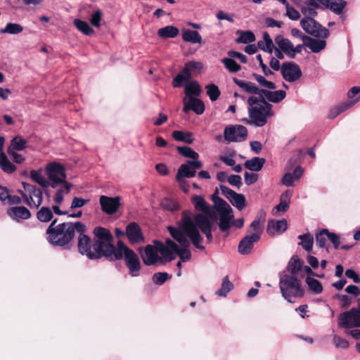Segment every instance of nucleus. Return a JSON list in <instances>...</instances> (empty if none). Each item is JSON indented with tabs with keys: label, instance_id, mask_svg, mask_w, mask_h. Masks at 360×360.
<instances>
[{
	"label": "nucleus",
	"instance_id": "nucleus-1",
	"mask_svg": "<svg viewBox=\"0 0 360 360\" xmlns=\"http://www.w3.org/2000/svg\"><path fill=\"white\" fill-rule=\"evenodd\" d=\"M212 229V224L205 215L197 214L193 217L191 212L184 211L179 226L168 227L171 236L176 240L178 245L171 239H167L165 245H159L160 253L168 261L174 259L177 255L182 262H186L191 257V252L188 250L190 241L188 238L196 248L203 250L205 247L201 244L203 238L198 229H200L207 240L211 242L213 239Z\"/></svg>",
	"mask_w": 360,
	"mask_h": 360
},
{
	"label": "nucleus",
	"instance_id": "nucleus-2",
	"mask_svg": "<svg viewBox=\"0 0 360 360\" xmlns=\"http://www.w3.org/2000/svg\"><path fill=\"white\" fill-rule=\"evenodd\" d=\"M56 222L57 219H54L46 229L47 240L53 245L69 248L75 231L85 232L86 230V225L80 221L62 223L55 226Z\"/></svg>",
	"mask_w": 360,
	"mask_h": 360
},
{
	"label": "nucleus",
	"instance_id": "nucleus-3",
	"mask_svg": "<svg viewBox=\"0 0 360 360\" xmlns=\"http://www.w3.org/2000/svg\"><path fill=\"white\" fill-rule=\"evenodd\" d=\"M247 103L250 122L257 127L264 126L267 122V119L274 115L271 110L272 105L262 96H252L248 98Z\"/></svg>",
	"mask_w": 360,
	"mask_h": 360
},
{
	"label": "nucleus",
	"instance_id": "nucleus-4",
	"mask_svg": "<svg viewBox=\"0 0 360 360\" xmlns=\"http://www.w3.org/2000/svg\"><path fill=\"white\" fill-rule=\"evenodd\" d=\"M124 259L126 266L129 269V274L132 277L139 276L141 264L138 255L129 249L122 240H118L117 249L108 258L110 261L120 260Z\"/></svg>",
	"mask_w": 360,
	"mask_h": 360
},
{
	"label": "nucleus",
	"instance_id": "nucleus-5",
	"mask_svg": "<svg viewBox=\"0 0 360 360\" xmlns=\"http://www.w3.org/2000/svg\"><path fill=\"white\" fill-rule=\"evenodd\" d=\"M212 199L214 202V211L210 214L212 219H219V227L221 232H226L232 226L233 219V210L222 198L212 195Z\"/></svg>",
	"mask_w": 360,
	"mask_h": 360
},
{
	"label": "nucleus",
	"instance_id": "nucleus-6",
	"mask_svg": "<svg viewBox=\"0 0 360 360\" xmlns=\"http://www.w3.org/2000/svg\"><path fill=\"white\" fill-rule=\"evenodd\" d=\"M279 288L283 297L289 302H292V297H302L304 290L301 281L293 275H284L279 281Z\"/></svg>",
	"mask_w": 360,
	"mask_h": 360
},
{
	"label": "nucleus",
	"instance_id": "nucleus-7",
	"mask_svg": "<svg viewBox=\"0 0 360 360\" xmlns=\"http://www.w3.org/2000/svg\"><path fill=\"white\" fill-rule=\"evenodd\" d=\"M94 233L96 238L93 250H100L101 255L108 259L116 250L117 246L112 244L113 237L110 231L103 227H96Z\"/></svg>",
	"mask_w": 360,
	"mask_h": 360
},
{
	"label": "nucleus",
	"instance_id": "nucleus-8",
	"mask_svg": "<svg viewBox=\"0 0 360 360\" xmlns=\"http://www.w3.org/2000/svg\"><path fill=\"white\" fill-rule=\"evenodd\" d=\"M25 191H19L25 204L31 208H38L42 203L43 193L41 188L27 183H22Z\"/></svg>",
	"mask_w": 360,
	"mask_h": 360
},
{
	"label": "nucleus",
	"instance_id": "nucleus-9",
	"mask_svg": "<svg viewBox=\"0 0 360 360\" xmlns=\"http://www.w3.org/2000/svg\"><path fill=\"white\" fill-rule=\"evenodd\" d=\"M45 172L51 183L50 186L53 188H56L61 183L67 181L65 167L60 163L56 162L48 163L45 167Z\"/></svg>",
	"mask_w": 360,
	"mask_h": 360
},
{
	"label": "nucleus",
	"instance_id": "nucleus-10",
	"mask_svg": "<svg viewBox=\"0 0 360 360\" xmlns=\"http://www.w3.org/2000/svg\"><path fill=\"white\" fill-rule=\"evenodd\" d=\"M202 163L200 160H188L186 163L182 164L178 169L176 179L181 186L186 183L184 178H192L195 176L196 169H200Z\"/></svg>",
	"mask_w": 360,
	"mask_h": 360
},
{
	"label": "nucleus",
	"instance_id": "nucleus-11",
	"mask_svg": "<svg viewBox=\"0 0 360 360\" xmlns=\"http://www.w3.org/2000/svg\"><path fill=\"white\" fill-rule=\"evenodd\" d=\"M300 25L309 34L322 38H326L329 35L328 30L323 27L312 17L303 18L300 21Z\"/></svg>",
	"mask_w": 360,
	"mask_h": 360
},
{
	"label": "nucleus",
	"instance_id": "nucleus-12",
	"mask_svg": "<svg viewBox=\"0 0 360 360\" xmlns=\"http://www.w3.org/2000/svg\"><path fill=\"white\" fill-rule=\"evenodd\" d=\"M79 233L78 237V250L79 252L85 255L89 259H94L103 257L101 255L100 250H91L93 245L91 238L84 234V232H78Z\"/></svg>",
	"mask_w": 360,
	"mask_h": 360
},
{
	"label": "nucleus",
	"instance_id": "nucleus-13",
	"mask_svg": "<svg viewBox=\"0 0 360 360\" xmlns=\"http://www.w3.org/2000/svg\"><path fill=\"white\" fill-rule=\"evenodd\" d=\"M224 136L228 142H241L246 139L248 129L243 125H231L225 128Z\"/></svg>",
	"mask_w": 360,
	"mask_h": 360
},
{
	"label": "nucleus",
	"instance_id": "nucleus-14",
	"mask_svg": "<svg viewBox=\"0 0 360 360\" xmlns=\"http://www.w3.org/2000/svg\"><path fill=\"white\" fill-rule=\"evenodd\" d=\"M340 326L345 328L360 327V309L352 308L339 317Z\"/></svg>",
	"mask_w": 360,
	"mask_h": 360
},
{
	"label": "nucleus",
	"instance_id": "nucleus-15",
	"mask_svg": "<svg viewBox=\"0 0 360 360\" xmlns=\"http://www.w3.org/2000/svg\"><path fill=\"white\" fill-rule=\"evenodd\" d=\"M281 71L284 79L288 82H293L302 77L301 69L292 62L283 63Z\"/></svg>",
	"mask_w": 360,
	"mask_h": 360
},
{
	"label": "nucleus",
	"instance_id": "nucleus-16",
	"mask_svg": "<svg viewBox=\"0 0 360 360\" xmlns=\"http://www.w3.org/2000/svg\"><path fill=\"white\" fill-rule=\"evenodd\" d=\"M221 193L230 201V202L238 210H242L245 206V198L243 194L237 193L229 187L220 185Z\"/></svg>",
	"mask_w": 360,
	"mask_h": 360
},
{
	"label": "nucleus",
	"instance_id": "nucleus-17",
	"mask_svg": "<svg viewBox=\"0 0 360 360\" xmlns=\"http://www.w3.org/2000/svg\"><path fill=\"white\" fill-rule=\"evenodd\" d=\"M163 244L162 243H157L155 246L147 245L141 254V258L146 265H152L161 260L160 257L158 255L159 245Z\"/></svg>",
	"mask_w": 360,
	"mask_h": 360
},
{
	"label": "nucleus",
	"instance_id": "nucleus-18",
	"mask_svg": "<svg viewBox=\"0 0 360 360\" xmlns=\"http://www.w3.org/2000/svg\"><path fill=\"white\" fill-rule=\"evenodd\" d=\"M99 202L102 210L108 214L116 212L120 205L119 197L111 198L105 195L100 197Z\"/></svg>",
	"mask_w": 360,
	"mask_h": 360
},
{
	"label": "nucleus",
	"instance_id": "nucleus-19",
	"mask_svg": "<svg viewBox=\"0 0 360 360\" xmlns=\"http://www.w3.org/2000/svg\"><path fill=\"white\" fill-rule=\"evenodd\" d=\"M125 234L131 243H139L144 240L141 227L136 222H131L127 226Z\"/></svg>",
	"mask_w": 360,
	"mask_h": 360
},
{
	"label": "nucleus",
	"instance_id": "nucleus-20",
	"mask_svg": "<svg viewBox=\"0 0 360 360\" xmlns=\"http://www.w3.org/2000/svg\"><path fill=\"white\" fill-rule=\"evenodd\" d=\"M184 108L183 110L187 112L188 110H192L196 114L201 115L205 110V105L203 102L195 98L194 96H190V98H184L183 100Z\"/></svg>",
	"mask_w": 360,
	"mask_h": 360
},
{
	"label": "nucleus",
	"instance_id": "nucleus-21",
	"mask_svg": "<svg viewBox=\"0 0 360 360\" xmlns=\"http://www.w3.org/2000/svg\"><path fill=\"white\" fill-rule=\"evenodd\" d=\"M8 215L17 221L27 219L31 217L30 210L23 206L12 207L7 210Z\"/></svg>",
	"mask_w": 360,
	"mask_h": 360
},
{
	"label": "nucleus",
	"instance_id": "nucleus-22",
	"mask_svg": "<svg viewBox=\"0 0 360 360\" xmlns=\"http://www.w3.org/2000/svg\"><path fill=\"white\" fill-rule=\"evenodd\" d=\"M288 228L287 221L285 219L282 220H269L266 231L269 235L274 236L276 234L283 233Z\"/></svg>",
	"mask_w": 360,
	"mask_h": 360
},
{
	"label": "nucleus",
	"instance_id": "nucleus-23",
	"mask_svg": "<svg viewBox=\"0 0 360 360\" xmlns=\"http://www.w3.org/2000/svg\"><path fill=\"white\" fill-rule=\"evenodd\" d=\"M258 236H250L248 235L244 237L238 245V251L242 255H248L251 252L253 248L254 243L257 242Z\"/></svg>",
	"mask_w": 360,
	"mask_h": 360
},
{
	"label": "nucleus",
	"instance_id": "nucleus-24",
	"mask_svg": "<svg viewBox=\"0 0 360 360\" xmlns=\"http://www.w3.org/2000/svg\"><path fill=\"white\" fill-rule=\"evenodd\" d=\"M303 38L304 45L313 53H319L326 48V41L324 39H314L310 37H304Z\"/></svg>",
	"mask_w": 360,
	"mask_h": 360
},
{
	"label": "nucleus",
	"instance_id": "nucleus-25",
	"mask_svg": "<svg viewBox=\"0 0 360 360\" xmlns=\"http://www.w3.org/2000/svg\"><path fill=\"white\" fill-rule=\"evenodd\" d=\"M320 7L316 0L304 1L300 6V10L306 17H314L317 15V9Z\"/></svg>",
	"mask_w": 360,
	"mask_h": 360
},
{
	"label": "nucleus",
	"instance_id": "nucleus-26",
	"mask_svg": "<svg viewBox=\"0 0 360 360\" xmlns=\"http://www.w3.org/2000/svg\"><path fill=\"white\" fill-rule=\"evenodd\" d=\"M275 42L277 44L278 48H279L285 55L291 58H293V44L288 39L284 38L281 35H278L275 38Z\"/></svg>",
	"mask_w": 360,
	"mask_h": 360
},
{
	"label": "nucleus",
	"instance_id": "nucleus-27",
	"mask_svg": "<svg viewBox=\"0 0 360 360\" xmlns=\"http://www.w3.org/2000/svg\"><path fill=\"white\" fill-rule=\"evenodd\" d=\"M234 83L238 85L240 88H241L244 91L252 94L255 95H258L257 97L262 96V89H260L258 88L255 84L250 82H245L243 80H240L238 79H233Z\"/></svg>",
	"mask_w": 360,
	"mask_h": 360
},
{
	"label": "nucleus",
	"instance_id": "nucleus-28",
	"mask_svg": "<svg viewBox=\"0 0 360 360\" xmlns=\"http://www.w3.org/2000/svg\"><path fill=\"white\" fill-rule=\"evenodd\" d=\"M271 89H262V96L272 103H278L283 100L286 96V93L283 90L270 91Z\"/></svg>",
	"mask_w": 360,
	"mask_h": 360
},
{
	"label": "nucleus",
	"instance_id": "nucleus-29",
	"mask_svg": "<svg viewBox=\"0 0 360 360\" xmlns=\"http://www.w3.org/2000/svg\"><path fill=\"white\" fill-rule=\"evenodd\" d=\"M72 184L65 181L61 183L60 186L56 188L57 191L53 197V201L57 205H61L64 200V195L68 194L70 192Z\"/></svg>",
	"mask_w": 360,
	"mask_h": 360
},
{
	"label": "nucleus",
	"instance_id": "nucleus-30",
	"mask_svg": "<svg viewBox=\"0 0 360 360\" xmlns=\"http://www.w3.org/2000/svg\"><path fill=\"white\" fill-rule=\"evenodd\" d=\"M191 77V70L186 63L181 73L178 74L174 79L173 86L174 87H180L184 82L188 81Z\"/></svg>",
	"mask_w": 360,
	"mask_h": 360
},
{
	"label": "nucleus",
	"instance_id": "nucleus-31",
	"mask_svg": "<svg viewBox=\"0 0 360 360\" xmlns=\"http://www.w3.org/2000/svg\"><path fill=\"white\" fill-rule=\"evenodd\" d=\"M30 178L33 181L38 184L44 188H46L50 186L51 183L49 181V178H46L43 174L41 169L31 170Z\"/></svg>",
	"mask_w": 360,
	"mask_h": 360
},
{
	"label": "nucleus",
	"instance_id": "nucleus-32",
	"mask_svg": "<svg viewBox=\"0 0 360 360\" xmlns=\"http://www.w3.org/2000/svg\"><path fill=\"white\" fill-rule=\"evenodd\" d=\"M181 37L184 41L192 44H201L202 41L200 34L197 31L191 30H184Z\"/></svg>",
	"mask_w": 360,
	"mask_h": 360
},
{
	"label": "nucleus",
	"instance_id": "nucleus-33",
	"mask_svg": "<svg viewBox=\"0 0 360 360\" xmlns=\"http://www.w3.org/2000/svg\"><path fill=\"white\" fill-rule=\"evenodd\" d=\"M257 46L259 49L266 51L270 54L272 53L274 44L268 32L263 33V39L257 42Z\"/></svg>",
	"mask_w": 360,
	"mask_h": 360
},
{
	"label": "nucleus",
	"instance_id": "nucleus-34",
	"mask_svg": "<svg viewBox=\"0 0 360 360\" xmlns=\"http://www.w3.org/2000/svg\"><path fill=\"white\" fill-rule=\"evenodd\" d=\"M347 6L345 0H327L326 7L337 15H341Z\"/></svg>",
	"mask_w": 360,
	"mask_h": 360
},
{
	"label": "nucleus",
	"instance_id": "nucleus-35",
	"mask_svg": "<svg viewBox=\"0 0 360 360\" xmlns=\"http://www.w3.org/2000/svg\"><path fill=\"white\" fill-rule=\"evenodd\" d=\"M264 163V158L255 157L250 160H246L244 163V166L249 170L258 172L262 169Z\"/></svg>",
	"mask_w": 360,
	"mask_h": 360
},
{
	"label": "nucleus",
	"instance_id": "nucleus-36",
	"mask_svg": "<svg viewBox=\"0 0 360 360\" xmlns=\"http://www.w3.org/2000/svg\"><path fill=\"white\" fill-rule=\"evenodd\" d=\"M179 30L177 27L167 25L158 30V35L163 39L174 38L179 34Z\"/></svg>",
	"mask_w": 360,
	"mask_h": 360
},
{
	"label": "nucleus",
	"instance_id": "nucleus-37",
	"mask_svg": "<svg viewBox=\"0 0 360 360\" xmlns=\"http://www.w3.org/2000/svg\"><path fill=\"white\" fill-rule=\"evenodd\" d=\"M23 27L16 22H8L6 26L0 30V34H18L23 31Z\"/></svg>",
	"mask_w": 360,
	"mask_h": 360
},
{
	"label": "nucleus",
	"instance_id": "nucleus-38",
	"mask_svg": "<svg viewBox=\"0 0 360 360\" xmlns=\"http://www.w3.org/2000/svg\"><path fill=\"white\" fill-rule=\"evenodd\" d=\"M191 201L196 210L202 211L206 214H210V207L205 199L200 195H194Z\"/></svg>",
	"mask_w": 360,
	"mask_h": 360
},
{
	"label": "nucleus",
	"instance_id": "nucleus-39",
	"mask_svg": "<svg viewBox=\"0 0 360 360\" xmlns=\"http://www.w3.org/2000/svg\"><path fill=\"white\" fill-rule=\"evenodd\" d=\"M264 225V220H262L260 219H255L252 221L251 224L250 225V232L251 233L250 236H257L258 240L260 239L261 235L263 232Z\"/></svg>",
	"mask_w": 360,
	"mask_h": 360
},
{
	"label": "nucleus",
	"instance_id": "nucleus-40",
	"mask_svg": "<svg viewBox=\"0 0 360 360\" xmlns=\"http://www.w3.org/2000/svg\"><path fill=\"white\" fill-rule=\"evenodd\" d=\"M303 266V261L301 260L297 256H293L288 266L289 271L291 273L290 275L295 276L296 274L302 269Z\"/></svg>",
	"mask_w": 360,
	"mask_h": 360
},
{
	"label": "nucleus",
	"instance_id": "nucleus-41",
	"mask_svg": "<svg viewBox=\"0 0 360 360\" xmlns=\"http://www.w3.org/2000/svg\"><path fill=\"white\" fill-rule=\"evenodd\" d=\"M73 24L79 31L86 36L94 34V29L85 21L77 18L74 20Z\"/></svg>",
	"mask_w": 360,
	"mask_h": 360
},
{
	"label": "nucleus",
	"instance_id": "nucleus-42",
	"mask_svg": "<svg viewBox=\"0 0 360 360\" xmlns=\"http://www.w3.org/2000/svg\"><path fill=\"white\" fill-rule=\"evenodd\" d=\"M356 101H348L345 103H342L340 105L335 106L332 108L328 114V117L330 119H333L340 115L341 112L345 111L346 110L350 108L352 106L354 105Z\"/></svg>",
	"mask_w": 360,
	"mask_h": 360
},
{
	"label": "nucleus",
	"instance_id": "nucleus-43",
	"mask_svg": "<svg viewBox=\"0 0 360 360\" xmlns=\"http://www.w3.org/2000/svg\"><path fill=\"white\" fill-rule=\"evenodd\" d=\"M0 167L2 170L6 173H13L15 169V166L10 162L4 152L0 153Z\"/></svg>",
	"mask_w": 360,
	"mask_h": 360
},
{
	"label": "nucleus",
	"instance_id": "nucleus-44",
	"mask_svg": "<svg viewBox=\"0 0 360 360\" xmlns=\"http://www.w3.org/2000/svg\"><path fill=\"white\" fill-rule=\"evenodd\" d=\"M298 238L301 240L299 243L306 251H310L314 244V237L310 233L300 235Z\"/></svg>",
	"mask_w": 360,
	"mask_h": 360
},
{
	"label": "nucleus",
	"instance_id": "nucleus-45",
	"mask_svg": "<svg viewBox=\"0 0 360 360\" xmlns=\"http://www.w3.org/2000/svg\"><path fill=\"white\" fill-rule=\"evenodd\" d=\"M291 195L292 193L290 191H286L282 194L279 204L275 207L277 212H285L288 209Z\"/></svg>",
	"mask_w": 360,
	"mask_h": 360
},
{
	"label": "nucleus",
	"instance_id": "nucleus-46",
	"mask_svg": "<svg viewBox=\"0 0 360 360\" xmlns=\"http://www.w3.org/2000/svg\"><path fill=\"white\" fill-rule=\"evenodd\" d=\"M233 288V283L229 280L228 276L223 278L221 288L217 291L216 295L219 297H226L229 292Z\"/></svg>",
	"mask_w": 360,
	"mask_h": 360
},
{
	"label": "nucleus",
	"instance_id": "nucleus-47",
	"mask_svg": "<svg viewBox=\"0 0 360 360\" xmlns=\"http://www.w3.org/2000/svg\"><path fill=\"white\" fill-rule=\"evenodd\" d=\"M172 136L175 140L178 141H182L186 143H192L193 142L192 134L189 132L174 131L172 133Z\"/></svg>",
	"mask_w": 360,
	"mask_h": 360
},
{
	"label": "nucleus",
	"instance_id": "nucleus-48",
	"mask_svg": "<svg viewBox=\"0 0 360 360\" xmlns=\"http://www.w3.org/2000/svg\"><path fill=\"white\" fill-rule=\"evenodd\" d=\"M37 217L41 222H49L53 218L52 210L48 207H42L37 212Z\"/></svg>",
	"mask_w": 360,
	"mask_h": 360
},
{
	"label": "nucleus",
	"instance_id": "nucleus-49",
	"mask_svg": "<svg viewBox=\"0 0 360 360\" xmlns=\"http://www.w3.org/2000/svg\"><path fill=\"white\" fill-rule=\"evenodd\" d=\"M200 92V86L197 82H191L185 86V94L188 98H190V96H198Z\"/></svg>",
	"mask_w": 360,
	"mask_h": 360
},
{
	"label": "nucleus",
	"instance_id": "nucleus-50",
	"mask_svg": "<svg viewBox=\"0 0 360 360\" xmlns=\"http://www.w3.org/2000/svg\"><path fill=\"white\" fill-rule=\"evenodd\" d=\"M306 283L311 291L315 294H320L323 291L321 283L316 279L311 277H307Z\"/></svg>",
	"mask_w": 360,
	"mask_h": 360
},
{
	"label": "nucleus",
	"instance_id": "nucleus-51",
	"mask_svg": "<svg viewBox=\"0 0 360 360\" xmlns=\"http://www.w3.org/2000/svg\"><path fill=\"white\" fill-rule=\"evenodd\" d=\"M253 77L258 84L264 88L263 89H275L276 88L274 82L266 80L264 77L260 75L253 74Z\"/></svg>",
	"mask_w": 360,
	"mask_h": 360
},
{
	"label": "nucleus",
	"instance_id": "nucleus-52",
	"mask_svg": "<svg viewBox=\"0 0 360 360\" xmlns=\"http://www.w3.org/2000/svg\"><path fill=\"white\" fill-rule=\"evenodd\" d=\"M177 150L181 155L191 158L193 160H198V153L194 151L191 148L188 146H182L178 147Z\"/></svg>",
	"mask_w": 360,
	"mask_h": 360
},
{
	"label": "nucleus",
	"instance_id": "nucleus-53",
	"mask_svg": "<svg viewBox=\"0 0 360 360\" xmlns=\"http://www.w3.org/2000/svg\"><path fill=\"white\" fill-rule=\"evenodd\" d=\"M103 15V12L100 9H96L91 14V17L89 19L91 25L96 27H100Z\"/></svg>",
	"mask_w": 360,
	"mask_h": 360
},
{
	"label": "nucleus",
	"instance_id": "nucleus-54",
	"mask_svg": "<svg viewBox=\"0 0 360 360\" xmlns=\"http://www.w3.org/2000/svg\"><path fill=\"white\" fill-rule=\"evenodd\" d=\"M171 277L172 276L166 272H158L153 275L152 280L155 285H161Z\"/></svg>",
	"mask_w": 360,
	"mask_h": 360
},
{
	"label": "nucleus",
	"instance_id": "nucleus-55",
	"mask_svg": "<svg viewBox=\"0 0 360 360\" xmlns=\"http://www.w3.org/2000/svg\"><path fill=\"white\" fill-rule=\"evenodd\" d=\"M27 141L19 137L16 136L13 139L11 143V147L9 148L12 149V150H22L26 147Z\"/></svg>",
	"mask_w": 360,
	"mask_h": 360
},
{
	"label": "nucleus",
	"instance_id": "nucleus-56",
	"mask_svg": "<svg viewBox=\"0 0 360 360\" xmlns=\"http://www.w3.org/2000/svg\"><path fill=\"white\" fill-rule=\"evenodd\" d=\"M207 94L210 100L214 101L218 99L220 95V91L217 86L214 84H208L206 86Z\"/></svg>",
	"mask_w": 360,
	"mask_h": 360
},
{
	"label": "nucleus",
	"instance_id": "nucleus-57",
	"mask_svg": "<svg viewBox=\"0 0 360 360\" xmlns=\"http://www.w3.org/2000/svg\"><path fill=\"white\" fill-rule=\"evenodd\" d=\"M255 40V34L251 31L241 32L237 41L239 43L247 44Z\"/></svg>",
	"mask_w": 360,
	"mask_h": 360
},
{
	"label": "nucleus",
	"instance_id": "nucleus-58",
	"mask_svg": "<svg viewBox=\"0 0 360 360\" xmlns=\"http://www.w3.org/2000/svg\"><path fill=\"white\" fill-rule=\"evenodd\" d=\"M222 63L225 67L231 72H236L240 69V66L232 58H223Z\"/></svg>",
	"mask_w": 360,
	"mask_h": 360
},
{
	"label": "nucleus",
	"instance_id": "nucleus-59",
	"mask_svg": "<svg viewBox=\"0 0 360 360\" xmlns=\"http://www.w3.org/2000/svg\"><path fill=\"white\" fill-rule=\"evenodd\" d=\"M286 8V15L292 20H297L300 18V14L295 8L290 6L286 1V4H283Z\"/></svg>",
	"mask_w": 360,
	"mask_h": 360
},
{
	"label": "nucleus",
	"instance_id": "nucleus-60",
	"mask_svg": "<svg viewBox=\"0 0 360 360\" xmlns=\"http://www.w3.org/2000/svg\"><path fill=\"white\" fill-rule=\"evenodd\" d=\"M328 233H329L328 230L323 229L321 231H320L316 235V243L320 248L325 247Z\"/></svg>",
	"mask_w": 360,
	"mask_h": 360
},
{
	"label": "nucleus",
	"instance_id": "nucleus-61",
	"mask_svg": "<svg viewBox=\"0 0 360 360\" xmlns=\"http://www.w3.org/2000/svg\"><path fill=\"white\" fill-rule=\"evenodd\" d=\"M89 202V199H84V198H79V197H75V198H73V199L72 200L70 209L73 210V209H76V208L82 207Z\"/></svg>",
	"mask_w": 360,
	"mask_h": 360
},
{
	"label": "nucleus",
	"instance_id": "nucleus-62",
	"mask_svg": "<svg viewBox=\"0 0 360 360\" xmlns=\"http://www.w3.org/2000/svg\"><path fill=\"white\" fill-rule=\"evenodd\" d=\"M333 342L337 348L345 349L349 347V342L340 336L335 335L333 338Z\"/></svg>",
	"mask_w": 360,
	"mask_h": 360
},
{
	"label": "nucleus",
	"instance_id": "nucleus-63",
	"mask_svg": "<svg viewBox=\"0 0 360 360\" xmlns=\"http://www.w3.org/2000/svg\"><path fill=\"white\" fill-rule=\"evenodd\" d=\"M162 207L167 210L174 211L179 209L178 205L169 199H165L161 202Z\"/></svg>",
	"mask_w": 360,
	"mask_h": 360
},
{
	"label": "nucleus",
	"instance_id": "nucleus-64",
	"mask_svg": "<svg viewBox=\"0 0 360 360\" xmlns=\"http://www.w3.org/2000/svg\"><path fill=\"white\" fill-rule=\"evenodd\" d=\"M228 182L231 185L240 188L242 185V178L239 175L232 174L229 176Z\"/></svg>",
	"mask_w": 360,
	"mask_h": 360
}]
</instances>
